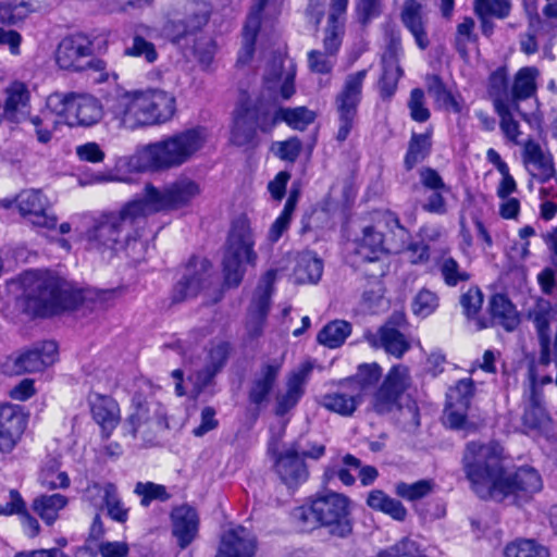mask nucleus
<instances>
[{
	"instance_id": "f257e3e1",
	"label": "nucleus",
	"mask_w": 557,
	"mask_h": 557,
	"mask_svg": "<svg viewBox=\"0 0 557 557\" xmlns=\"http://www.w3.org/2000/svg\"><path fill=\"white\" fill-rule=\"evenodd\" d=\"M502 455L503 448L497 443L466 444L461 465L471 490L483 500L511 505L529 502L543 487L540 473L530 466L507 472Z\"/></svg>"
},
{
	"instance_id": "f03ea898",
	"label": "nucleus",
	"mask_w": 557,
	"mask_h": 557,
	"mask_svg": "<svg viewBox=\"0 0 557 557\" xmlns=\"http://www.w3.org/2000/svg\"><path fill=\"white\" fill-rule=\"evenodd\" d=\"M141 200L134 199L124 205L119 211L103 213L88 231L87 237L98 249H109L115 252L125 251L137 259L136 248L144 249L140 240L149 215Z\"/></svg>"
},
{
	"instance_id": "7ed1b4c3",
	"label": "nucleus",
	"mask_w": 557,
	"mask_h": 557,
	"mask_svg": "<svg viewBox=\"0 0 557 557\" xmlns=\"http://www.w3.org/2000/svg\"><path fill=\"white\" fill-rule=\"evenodd\" d=\"M20 282L23 311L32 318H48L73 310L83 299L79 290L48 272L26 271Z\"/></svg>"
},
{
	"instance_id": "20e7f679",
	"label": "nucleus",
	"mask_w": 557,
	"mask_h": 557,
	"mask_svg": "<svg viewBox=\"0 0 557 557\" xmlns=\"http://www.w3.org/2000/svg\"><path fill=\"white\" fill-rule=\"evenodd\" d=\"M207 128L195 126L151 143L129 158L136 171H161L178 168L190 161L205 146Z\"/></svg>"
},
{
	"instance_id": "39448f33",
	"label": "nucleus",
	"mask_w": 557,
	"mask_h": 557,
	"mask_svg": "<svg viewBox=\"0 0 557 557\" xmlns=\"http://www.w3.org/2000/svg\"><path fill=\"white\" fill-rule=\"evenodd\" d=\"M175 104L174 96L163 90L126 91L114 99L110 111L121 127L136 129L170 121Z\"/></svg>"
},
{
	"instance_id": "423d86ee",
	"label": "nucleus",
	"mask_w": 557,
	"mask_h": 557,
	"mask_svg": "<svg viewBox=\"0 0 557 557\" xmlns=\"http://www.w3.org/2000/svg\"><path fill=\"white\" fill-rule=\"evenodd\" d=\"M294 516L304 528H325L332 536L345 539L352 533L350 499L341 493L317 495L309 506L297 508Z\"/></svg>"
},
{
	"instance_id": "0eeeda50",
	"label": "nucleus",
	"mask_w": 557,
	"mask_h": 557,
	"mask_svg": "<svg viewBox=\"0 0 557 557\" xmlns=\"http://www.w3.org/2000/svg\"><path fill=\"white\" fill-rule=\"evenodd\" d=\"M276 104L264 98L242 99L233 113L231 143L238 147L253 145L258 131L271 133L276 126Z\"/></svg>"
},
{
	"instance_id": "6e6552de",
	"label": "nucleus",
	"mask_w": 557,
	"mask_h": 557,
	"mask_svg": "<svg viewBox=\"0 0 557 557\" xmlns=\"http://www.w3.org/2000/svg\"><path fill=\"white\" fill-rule=\"evenodd\" d=\"M255 238L250 222L240 215L232 223L222 261L224 283L228 287H237L245 274L244 263L255 265L257 253L253 249Z\"/></svg>"
},
{
	"instance_id": "1a4fd4ad",
	"label": "nucleus",
	"mask_w": 557,
	"mask_h": 557,
	"mask_svg": "<svg viewBox=\"0 0 557 557\" xmlns=\"http://www.w3.org/2000/svg\"><path fill=\"white\" fill-rule=\"evenodd\" d=\"M47 108L72 127H88L97 124L102 117L101 104L88 95L55 91L47 97Z\"/></svg>"
},
{
	"instance_id": "9d476101",
	"label": "nucleus",
	"mask_w": 557,
	"mask_h": 557,
	"mask_svg": "<svg viewBox=\"0 0 557 557\" xmlns=\"http://www.w3.org/2000/svg\"><path fill=\"white\" fill-rule=\"evenodd\" d=\"M201 193L199 184L189 177H180L176 181L158 189L151 184L145 186L144 196L139 198L145 203L148 214L176 210L191 202Z\"/></svg>"
},
{
	"instance_id": "9b49d317",
	"label": "nucleus",
	"mask_w": 557,
	"mask_h": 557,
	"mask_svg": "<svg viewBox=\"0 0 557 557\" xmlns=\"http://www.w3.org/2000/svg\"><path fill=\"white\" fill-rule=\"evenodd\" d=\"M55 62L60 69L71 72H102L106 69V62L92 55V41L81 33L66 36L60 41Z\"/></svg>"
},
{
	"instance_id": "f8f14e48",
	"label": "nucleus",
	"mask_w": 557,
	"mask_h": 557,
	"mask_svg": "<svg viewBox=\"0 0 557 557\" xmlns=\"http://www.w3.org/2000/svg\"><path fill=\"white\" fill-rule=\"evenodd\" d=\"M366 76V70L349 74L342 91L336 96L335 104L338 115L336 140L339 143H344L348 138L354 127Z\"/></svg>"
},
{
	"instance_id": "ddd939ff",
	"label": "nucleus",
	"mask_w": 557,
	"mask_h": 557,
	"mask_svg": "<svg viewBox=\"0 0 557 557\" xmlns=\"http://www.w3.org/2000/svg\"><path fill=\"white\" fill-rule=\"evenodd\" d=\"M210 16L207 3L196 2L186 8L184 18H168L163 32L171 42L196 49V37L209 23Z\"/></svg>"
},
{
	"instance_id": "4468645a",
	"label": "nucleus",
	"mask_w": 557,
	"mask_h": 557,
	"mask_svg": "<svg viewBox=\"0 0 557 557\" xmlns=\"http://www.w3.org/2000/svg\"><path fill=\"white\" fill-rule=\"evenodd\" d=\"M85 497L98 512H106L114 522L124 524L128 520L129 508L123 502L115 483L94 481L87 485Z\"/></svg>"
},
{
	"instance_id": "2eb2a0df",
	"label": "nucleus",
	"mask_w": 557,
	"mask_h": 557,
	"mask_svg": "<svg viewBox=\"0 0 557 557\" xmlns=\"http://www.w3.org/2000/svg\"><path fill=\"white\" fill-rule=\"evenodd\" d=\"M132 405L133 412L127 418L125 428L133 438L141 434L146 440L150 433L168 428L165 411L161 404L134 397Z\"/></svg>"
},
{
	"instance_id": "dca6fc26",
	"label": "nucleus",
	"mask_w": 557,
	"mask_h": 557,
	"mask_svg": "<svg viewBox=\"0 0 557 557\" xmlns=\"http://www.w3.org/2000/svg\"><path fill=\"white\" fill-rule=\"evenodd\" d=\"M277 270H268L260 278L248 308L246 330L250 338L262 335L267 317L271 308V297L274 290Z\"/></svg>"
},
{
	"instance_id": "f3484780",
	"label": "nucleus",
	"mask_w": 557,
	"mask_h": 557,
	"mask_svg": "<svg viewBox=\"0 0 557 557\" xmlns=\"http://www.w3.org/2000/svg\"><path fill=\"white\" fill-rule=\"evenodd\" d=\"M408 386V370L403 366H394L385 376L381 386L372 396L371 408L380 414L394 410H403L400 398Z\"/></svg>"
},
{
	"instance_id": "a211bd4d",
	"label": "nucleus",
	"mask_w": 557,
	"mask_h": 557,
	"mask_svg": "<svg viewBox=\"0 0 557 557\" xmlns=\"http://www.w3.org/2000/svg\"><path fill=\"white\" fill-rule=\"evenodd\" d=\"M211 269L212 264L208 259L191 257L172 289V302L178 304L196 297L210 284Z\"/></svg>"
},
{
	"instance_id": "6ab92c4d",
	"label": "nucleus",
	"mask_w": 557,
	"mask_h": 557,
	"mask_svg": "<svg viewBox=\"0 0 557 557\" xmlns=\"http://www.w3.org/2000/svg\"><path fill=\"white\" fill-rule=\"evenodd\" d=\"M20 214L34 227L48 231L55 230L58 216L52 210V205L41 190H23L16 198Z\"/></svg>"
},
{
	"instance_id": "aec40b11",
	"label": "nucleus",
	"mask_w": 557,
	"mask_h": 557,
	"mask_svg": "<svg viewBox=\"0 0 557 557\" xmlns=\"http://www.w3.org/2000/svg\"><path fill=\"white\" fill-rule=\"evenodd\" d=\"M299 444H288L275 454L274 471L281 482L292 491L298 488L309 479V469L300 456Z\"/></svg>"
},
{
	"instance_id": "412c9836",
	"label": "nucleus",
	"mask_w": 557,
	"mask_h": 557,
	"mask_svg": "<svg viewBox=\"0 0 557 557\" xmlns=\"http://www.w3.org/2000/svg\"><path fill=\"white\" fill-rule=\"evenodd\" d=\"M381 224L369 225L363 227L361 236L355 240V253L360 262L379 264V269L371 273V276L377 278L385 273L384 267L380 263V259L384 253H388L385 244V236L379 230Z\"/></svg>"
},
{
	"instance_id": "4be33fe9",
	"label": "nucleus",
	"mask_w": 557,
	"mask_h": 557,
	"mask_svg": "<svg viewBox=\"0 0 557 557\" xmlns=\"http://www.w3.org/2000/svg\"><path fill=\"white\" fill-rule=\"evenodd\" d=\"M281 369L282 362L273 359L261 363L259 370L255 373L248 391V399L257 410L269 401L276 385Z\"/></svg>"
},
{
	"instance_id": "5701e85b",
	"label": "nucleus",
	"mask_w": 557,
	"mask_h": 557,
	"mask_svg": "<svg viewBox=\"0 0 557 557\" xmlns=\"http://www.w3.org/2000/svg\"><path fill=\"white\" fill-rule=\"evenodd\" d=\"M26 424V416L20 406L12 404L0 406V450L2 453L13 450Z\"/></svg>"
},
{
	"instance_id": "b1692460",
	"label": "nucleus",
	"mask_w": 557,
	"mask_h": 557,
	"mask_svg": "<svg viewBox=\"0 0 557 557\" xmlns=\"http://www.w3.org/2000/svg\"><path fill=\"white\" fill-rule=\"evenodd\" d=\"M257 547L255 535L237 525L225 531L215 557H252Z\"/></svg>"
},
{
	"instance_id": "393cba45",
	"label": "nucleus",
	"mask_w": 557,
	"mask_h": 557,
	"mask_svg": "<svg viewBox=\"0 0 557 557\" xmlns=\"http://www.w3.org/2000/svg\"><path fill=\"white\" fill-rule=\"evenodd\" d=\"M58 345L53 341L36 344L32 349L21 354L14 361L17 374L37 372L53 364L57 360Z\"/></svg>"
},
{
	"instance_id": "a878e982",
	"label": "nucleus",
	"mask_w": 557,
	"mask_h": 557,
	"mask_svg": "<svg viewBox=\"0 0 557 557\" xmlns=\"http://www.w3.org/2000/svg\"><path fill=\"white\" fill-rule=\"evenodd\" d=\"M87 400L92 419L108 438L121 419L119 404L111 396L99 393H90Z\"/></svg>"
},
{
	"instance_id": "bb28decb",
	"label": "nucleus",
	"mask_w": 557,
	"mask_h": 557,
	"mask_svg": "<svg viewBox=\"0 0 557 557\" xmlns=\"http://www.w3.org/2000/svg\"><path fill=\"white\" fill-rule=\"evenodd\" d=\"M363 397L356 388L343 381L337 391L326 393L321 397V406L342 417H351L362 404Z\"/></svg>"
},
{
	"instance_id": "cd10ccee",
	"label": "nucleus",
	"mask_w": 557,
	"mask_h": 557,
	"mask_svg": "<svg viewBox=\"0 0 557 557\" xmlns=\"http://www.w3.org/2000/svg\"><path fill=\"white\" fill-rule=\"evenodd\" d=\"M231 351L232 346L228 342L218 341L211 344L203 368L196 373L198 389H203L212 384L215 375L225 367Z\"/></svg>"
},
{
	"instance_id": "c85d7f7f",
	"label": "nucleus",
	"mask_w": 557,
	"mask_h": 557,
	"mask_svg": "<svg viewBox=\"0 0 557 557\" xmlns=\"http://www.w3.org/2000/svg\"><path fill=\"white\" fill-rule=\"evenodd\" d=\"M549 421L544 406V394L536 384L535 374L530 375V389L522 416V425L528 431H540Z\"/></svg>"
},
{
	"instance_id": "c756f323",
	"label": "nucleus",
	"mask_w": 557,
	"mask_h": 557,
	"mask_svg": "<svg viewBox=\"0 0 557 557\" xmlns=\"http://www.w3.org/2000/svg\"><path fill=\"white\" fill-rule=\"evenodd\" d=\"M171 520L172 534L177 540V545L185 549L198 533L199 518L197 511L188 505H183L173 509Z\"/></svg>"
},
{
	"instance_id": "7c9ffc66",
	"label": "nucleus",
	"mask_w": 557,
	"mask_h": 557,
	"mask_svg": "<svg viewBox=\"0 0 557 557\" xmlns=\"http://www.w3.org/2000/svg\"><path fill=\"white\" fill-rule=\"evenodd\" d=\"M540 75V71L535 66H523L515 74L511 87H510V102L513 106V110L521 117L527 120V113L520 108V102L528 100L535 96L537 90L536 79Z\"/></svg>"
},
{
	"instance_id": "2f4dec72",
	"label": "nucleus",
	"mask_w": 557,
	"mask_h": 557,
	"mask_svg": "<svg viewBox=\"0 0 557 557\" xmlns=\"http://www.w3.org/2000/svg\"><path fill=\"white\" fill-rule=\"evenodd\" d=\"M522 159L527 166H532L530 173L541 183L548 182L556 174L552 156L544 153L540 144L533 139L524 143Z\"/></svg>"
},
{
	"instance_id": "473e14b6",
	"label": "nucleus",
	"mask_w": 557,
	"mask_h": 557,
	"mask_svg": "<svg viewBox=\"0 0 557 557\" xmlns=\"http://www.w3.org/2000/svg\"><path fill=\"white\" fill-rule=\"evenodd\" d=\"M29 90L22 82H14L7 88L4 115L12 122L20 123L29 115Z\"/></svg>"
},
{
	"instance_id": "72a5a7b5",
	"label": "nucleus",
	"mask_w": 557,
	"mask_h": 557,
	"mask_svg": "<svg viewBox=\"0 0 557 557\" xmlns=\"http://www.w3.org/2000/svg\"><path fill=\"white\" fill-rule=\"evenodd\" d=\"M422 5L416 0H406L401 11V22L413 36L417 46L425 50L430 40L425 30Z\"/></svg>"
},
{
	"instance_id": "f704fd0d",
	"label": "nucleus",
	"mask_w": 557,
	"mask_h": 557,
	"mask_svg": "<svg viewBox=\"0 0 557 557\" xmlns=\"http://www.w3.org/2000/svg\"><path fill=\"white\" fill-rule=\"evenodd\" d=\"M488 310L495 323L506 331H513L520 323L519 313L515 305L504 294H495L488 301Z\"/></svg>"
},
{
	"instance_id": "c9c22d12",
	"label": "nucleus",
	"mask_w": 557,
	"mask_h": 557,
	"mask_svg": "<svg viewBox=\"0 0 557 557\" xmlns=\"http://www.w3.org/2000/svg\"><path fill=\"white\" fill-rule=\"evenodd\" d=\"M487 95L494 110L511 106L509 77L506 66H499L487 78Z\"/></svg>"
},
{
	"instance_id": "e433bc0d",
	"label": "nucleus",
	"mask_w": 557,
	"mask_h": 557,
	"mask_svg": "<svg viewBox=\"0 0 557 557\" xmlns=\"http://www.w3.org/2000/svg\"><path fill=\"white\" fill-rule=\"evenodd\" d=\"M379 224L388 230L389 237L385 238L387 251L398 253L405 250L406 245L410 242L409 231L400 223L398 216L391 211L383 213Z\"/></svg>"
},
{
	"instance_id": "4c0bfd02",
	"label": "nucleus",
	"mask_w": 557,
	"mask_h": 557,
	"mask_svg": "<svg viewBox=\"0 0 557 557\" xmlns=\"http://www.w3.org/2000/svg\"><path fill=\"white\" fill-rule=\"evenodd\" d=\"M431 137L432 128L426 129L423 134L412 133L404 158V166L407 171H411L430 156L432 149Z\"/></svg>"
},
{
	"instance_id": "58836bf2",
	"label": "nucleus",
	"mask_w": 557,
	"mask_h": 557,
	"mask_svg": "<svg viewBox=\"0 0 557 557\" xmlns=\"http://www.w3.org/2000/svg\"><path fill=\"white\" fill-rule=\"evenodd\" d=\"M366 503L371 509L388 515L394 520L404 521L407 517V509L401 502L389 497L382 490H372Z\"/></svg>"
},
{
	"instance_id": "ea45409f",
	"label": "nucleus",
	"mask_w": 557,
	"mask_h": 557,
	"mask_svg": "<svg viewBox=\"0 0 557 557\" xmlns=\"http://www.w3.org/2000/svg\"><path fill=\"white\" fill-rule=\"evenodd\" d=\"M69 499L66 496L55 493L51 495H40L33 502V510L49 525L54 523L59 517V511L66 507Z\"/></svg>"
},
{
	"instance_id": "a19ab883",
	"label": "nucleus",
	"mask_w": 557,
	"mask_h": 557,
	"mask_svg": "<svg viewBox=\"0 0 557 557\" xmlns=\"http://www.w3.org/2000/svg\"><path fill=\"white\" fill-rule=\"evenodd\" d=\"M351 334V324L345 320H334L320 330L317 342L327 348L341 347Z\"/></svg>"
},
{
	"instance_id": "79ce46f5",
	"label": "nucleus",
	"mask_w": 557,
	"mask_h": 557,
	"mask_svg": "<svg viewBox=\"0 0 557 557\" xmlns=\"http://www.w3.org/2000/svg\"><path fill=\"white\" fill-rule=\"evenodd\" d=\"M58 117L60 116L47 107L41 110L39 114L27 116L34 127L36 138L40 144H48L52 139L53 133L60 124Z\"/></svg>"
},
{
	"instance_id": "37998d69",
	"label": "nucleus",
	"mask_w": 557,
	"mask_h": 557,
	"mask_svg": "<svg viewBox=\"0 0 557 557\" xmlns=\"http://www.w3.org/2000/svg\"><path fill=\"white\" fill-rule=\"evenodd\" d=\"M304 380L300 373H293L286 384V392L276 397L275 414L284 416L294 408L304 394Z\"/></svg>"
},
{
	"instance_id": "c03bdc74",
	"label": "nucleus",
	"mask_w": 557,
	"mask_h": 557,
	"mask_svg": "<svg viewBox=\"0 0 557 557\" xmlns=\"http://www.w3.org/2000/svg\"><path fill=\"white\" fill-rule=\"evenodd\" d=\"M382 376L381 367L373 363H362L358 367L355 375L345 379L348 386L356 388L363 397L364 392L376 385Z\"/></svg>"
},
{
	"instance_id": "a18cd8bd",
	"label": "nucleus",
	"mask_w": 557,
	"mask_h": 557,
	"mask_svg": "<svg viewBox=\"0 0 557 557\" xmlns=\"http://www.w3.org/2000/svg\"><path fill=\"white\" fill-rule=\"evenodd\" d=\"M323 273V262L311 253L302 255L295 268L296 281L300 284L318 283Z\"/></svg>"
},
{
	"instance_id": "49530a36",
	"label": "nucleus",
	"mask_w": 557,
	"mask_h": 557,
	"mask_svg": "<svg viewBox=\"0 0 557 557\" xmlns=\"http://www.w3.org/2000/svg\"><path fill=\"white\" fill-rule=\"evenodd\" d=\"M32 12L26 0H5L0 2V25L17 26Z\"/></svg>"
},
{
	"instance_id": "de8ad7c7",
	"label": "nucleus",
	"mask_w": 557,
	"mask_h": 557,
	"mask_svg": "<svg viewBox=\"0 0 557 557\" xmlns=\"http://www.w3.org/2000/svg\"><path fill=\"white\" fill-rule=\"evenodd\" d=\"M505 557H549V549L532 539H517L505 547Z\"/></svg>"
},
{
	"instance_id": "09e8293b",
	"label": "nucleus",
	"mask_w": 557,
	"mask_h": 557,
	"mask_svg": "<svg viewBox=\"0 0 557 557\" xmlns=\"http://www.w3.org/2000/svg\"><path fill=\"white\" fill-rule=\"evenodd\" d=\"M277 117L276 125L281 122H285L288 126L294 129L302 131L309 124H311L315 114L313 111L307 109L306 107H296V108H278L276 109Z\"/></svg>"
},
{
	"instance_id": "8fccbe9b",
	"label": "nucleus",
	"mask_w": 557,
	"mask_h": 557,
	"mask_svg": "<svg viewBox=\"0 0 557 557\" xmlns=\"http://www.w3.org/2000/svg\"><path fill=\"white\" fill-rule=\"evenodd\" d=\"M425 84L429 94L434 98L436 102L443 106L445 109H450L454 112H460V104L456 101L453 94L447 89L443 79L436 75H428Z\"/></svg>"
},
{
	"instance_id": "3c124183",
	"label": "nucleus",
	"mask_w": 557,
	"mask_h": 557,
	"mask_svg": "<svg viewBox=\"0 0 557 557\" xmlns=\"http://www.w3.org/2000/svg\"><path fill=\"white\" fill-rule=\"evenodd\" d=\"M475 394V386L472 379H461L449 387L446 394V404L455 405L459 408H470L471 400Z\"/></svg>"
},
{
	"instance_id": "603ef678",
	"label": "nucleus",
	"mask_w": 557,
	"mask_h": 557,
	"mask_svg": "<svg viewBox=\"0 0 557 557\" xmlns=\"http://www.w3.org/2000/svg\"><path fill=\"white\" fill-rule=\"evenodd\" d=\"M380 341L386 352L398 358H400L410 347L404 334L388 325L381 327Z\"/></svg>"
},
{
	"instance_id": "864d4df0",
	"label": "nucleus",
	"mask_w": 557,
	"mask_h": 557,
	"mask_svg": "<svg viewBox=\"0 0 557 557\" xmlns=\"http://www.w3.org/2000/svg\"><path fill=\"white\" fill-rule=\"evenodd\" d=\"M511 8L510 0H473V11L478 17L504 20L510 15Z\"/></svg>"
},
{
	"instance_id": "5fc2aeb1",
	"label": "nucleus",
	"mask_w": 557,
	"mask_h": 557,
	"mask_svg": "<svg viewBox=\"0 0 557 557\" xmlns=\"http://www.w3.org/2000/svg\"><path fill=\"white\" fill-rule=\"evenodd\" d=\"M469 408H459L455 405H445L444 423L451 430L467 433L475 430L474 422L468 419Z\"/></svg>"
},
{
	"instance_id": "6e6d98bb",
	"label": "nucleus",
	"mask_w": 557,
	"mask_h": 557,
	"mask_svg": "<svg viewBox=\"0 0 557 557\" xmlns=\"http://www.w3.org/2000/svg\"><path fill=\"white\" fill-rule=\"evenodd\" d=\"M134 493L140 497L143 507H148L153 500L166 502L171 497L164 485L153 482H137Z\"/></svg>"
},
{
	"instance_id": "4d7b16f0",
	"label": "nucleus",
	"mask_w": 557,
	"mask_h": 557,
	"mask_svg": "<svg viewBox=\"0 0 557 557\" xmlns=\"http://www.w3.org/2000/svg\"><path fill=\"white\" fill-rule=\"evenodd\" d=\"M494 111L496 112V114L499 117V127H500V131L504 134L505 138L508 141L518 145L519 144L518 138L521 135V132H520V124L513 116V113H517L513 110V106H508V107L506 106L504 108H500V109H497Z\"/></svg>"
},
{
	"instance_id": "13d9d810",
	"label": "nucleus",
	"mask_w": 557,
	"mask_h": 557,
	"mask_svg": "<svg viewBox=\"0 0 557 557\" xmlns=\"http://www.w3.org/2000/svg\"><path fill=\"white\" fill-rule=\"evenodd\" d=\"M434 483L431 480H420L414 483L399 482L396 485V494L407 500L413 502L428 496L433 491Z\"/></svg>"
},
{
	"instance_id": "bf43d9fd",
	"label": "nucleus",
	"mask_w": 557,
	"mask_h": 557,
	"mask_svg": "<svg viewBox=\"0 0 557 557\" xmlns=\"http://www.w3.org/2000/svg\"><path fill=\"white\" fill-rule=\"evenodd\" d=\"M124 53L129 57L144 58L148 63H153L158 59L156 46L137 33L132 39V45L125 49Z\"/></svg>"
},
{
	"instance_id": "052dcab7",
	"label": "nucleus",
	"mask_w": 557,
	"mask_h": 557,
	"mask_svg": "<svg viewBox=\"0 0 557 557\" xmlns=\"http://www.w3.org/2000/svg\"><path fill=\"white\" fill-rule=\"evenodd\" d=\"M407 106L410 111V117L413 121L418 123H424L430 119L431 112L425 106V96L421 88H413L410 91Z\"/></svg>"
},
{
	"instance_id": "680f3d73",
	"label": "nucleus",
	"mask_w": 557,
	"mask_h": 557,
	"mask_svg": "<svg viewBox=\"0 0 557 557\" xmlns=\"http://www.w3.org/2000/svg\"><path fill=\"white\" fill-rule=\"evenodd\" d=\"M438 307V297L429 289H421L413 299L412 311L422 318L429 317Z\"/></svg>"
},
{
	"instance_id": "e2e57ef3",
	"label": "nucleus",
	"mask_w": 557,
	"mask_h": 557,
	"mask_svg": "<svg viewBox=\"0 0 557 557\" xmlns=\"http://www.w3.org/2000/svg\"><path fill=\"white\" fill-rule=\"evenodd\" d=\"M441 274L444 282L448 286H456L460 282H466L470 278V275L461 271L458 262L454 258H446L440 265Z\"/></svg>"
},
{
	"instance_id": "0e129e2a",
	"label": "nucleus",
	"mask_w": 557,
	"mask_h": 557,
	"mask_svg": "<svg viewBox=\"0 0 557 557\" xmlns=\"http://www.w3.org/2000/svg\"><path fill=\"white\" fill-rule=\"evenodd\" d=\"M403 76L400 66L383 67L380 78V92L383 99H389L396 91L398 81Z\"/></svg>"
},
{
	"instance_id": "69168bd1",
	"label": "nucleus",
	"mask_w": 557,
	"mask_h": 557,
	"mask_svg": "<svg viewBox=\"0 0 557 557\" xmlns=\"http://www.w3.org/2000/svg\"><path fill=\"white\" fill-rule=\"evenodd\" d=\"M253 5L248 14L247 21L243 30V38L256 40L261 27L262 14L267 7L265 3L253 1Z\"/></svg>"
},
{
	"instance_id": "338daca9",
	"label": "nucleus",
	"mask_w": 557,
	"mask_h": 557,
	"mask_svg": "<svg viewBox=\"0 0 557 557\" xmlns=\"http://www.w3.org/2000/svg\"><path fill=\"white\" fill-rule=\"evenodd\" d=\"M343 35L344 22L327 21L325 36L323 39L325 52H327L330 55H335L342 45Z\"/></svg>"
},
{
	"instance_id": "774afa93",
	"label": "nucleus",
	"mask_w": 557,
	"mask_h": 557,
	"mask_svg": "<svg viewBox=\"0 0 557 557\" xmlns=\"http://www.w3.org/2000/svg\"><path fill=\"white\" fill-rule=\"evenodd\" d=\"M483 304V294L479 287H470L460 296V305L467 318H474Z\"/></svg>"
}]
</instances>
